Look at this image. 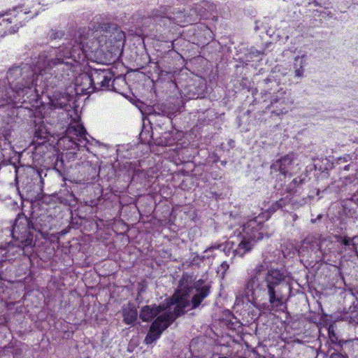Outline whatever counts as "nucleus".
Masks as SVG:
<instances>
[{"mask_svg":"<svg viewBox=\"0 0 358 358\" xmlns=\"http://www.w3.org/2000/svg\"><path fill=\"white\" fill-rule=\"evenodd\" d=\"M67 57H74V55L72 52H70L69 55L66 56Z\"/></svg>","mask_w":358,"mask_h":358,"instance_id":"18","label":"nucleus"},{"mask_svg":"<svg viewBox=\"0 0 358 358\" xmlns=\"http://www.w3.org/2000/svg\"><path fill=\"white\" fill-rule=\"evenodd\" d=\"M265 270L264 265L263 264H259L256 266L255 268L252 271V274L259 275Z\"/></svg>","mask_w":358,"mask_h":358,"instance_id":"12","label":"nucleus"},{"mask_svg":"<svg viewBox=\"0 0 358 358\" xmlns=\"http://www.w3.org/2000/svg\"><path fill=\"white\" fill-rule=\"evenodd\" d=\"M122 314L124 322L128 324L134 322L137 318L136 310L131 306L124 308Z\"/></svg>","mask_w":358,"mask_h":358,"instance_id":"9","label":"nucleus"},{"mask_svg":"<svg viewBox=\"0 0 358 358\" xmlns=\"http://www.w3.org/2000/svg\"><path fill=\"white\" fill-rule=\"evenodd\" d=\"M310 237H307L305 240H304V243H309L310 241Z\"/></svg>","mask_w":358,"mask_h":358,"instance_id":"17","label":"nucleus"},{"mask_svg":"<svg viewBox=\"0 0 358 358\" xmlns=\"http://www.w3.org/2000/svg\"><path fill=\"white\" fill-rule=\"evenodd\" d=\"M268 289V294L269 296V303L275 306H279L282 303V299L280 296H276L275 285H266Z\"/></svg>","mask_w":358,"mask_h":358,"instance_id":"8","label":"nucleus"},{"mask_svg":"<svg viewBox=\"0 0 358 358\" xmlns=\"http://www.w3.org/2000/svg\"><path fill=\"white\" fill-rule=\"evenodd\" d=\"M32 240L30 238H26L23 241H22V243L24 246H28L31 244Z\"/></svg>","mask_w":358,"mask_h":358,"instance_id":"13","label":"nucleus"},{"mask_svg":"<svg viewBox=\"0 0 358 358\" xmlns=\"http://www.w3.org/2000/svg\"><path fill=\"white\" fill-rule=\"evenodd\" d=\"M293 162V157L291 155H285L280 159L276 160L272 165L271 169L280 171L282 175L286 176L288 172V168Z\"/></svg>","mask_w":358,"mask_h":358,"instance_id":"5","label":"nucleus"},{"mask_svg":"<svg viewBox=\"0 0 358 358\" xmlns=\"http://www.w3.org/2000/svg\"><path fill=\"white\" fill-rule=\"evenodd\" d=\"M51 62L52 63L53 65H56L57 64L63 62V61L61 60V59H55L51 60Z\"/></svg>","mask_w":358,"mask_h":358,"instance_id":"14","label":"nucleus"},{"mask_svg":"<svg viewBox=\"0 0 358 358\" xmlns=\"http://www.w3.org/2000/svg\"><path fill=\"white\" fill-rule=\"evenodd\" d=\"M191 282L188 278H183L180 282L179 289L176 290L171 297L173 303H177V307H174L173 313H167L159 315L150 326L148 334H147L145 342L150 344L156 341L173 320L183 313L182 309L189 305L187 296L188 292L192 287Z\"/></svg>","mask_w":358,"mask_h":358,"instance_id":"1","label":"nucleus"},{"mask_svg":"<svg viewBox=\"0 0 358 358\" xmlns=\"http://www.w3.org/2000/svg\"><path fill=\"white\" fill-rule=\"evenodd\" d=\"M343 243H344L345 245H348V241H347V240H344Z\"/></svg>","mask_w":358,"mask_h":358,"instance_id":"19","label":"nucleus"},{"mask_svg":"<svg viewBox=\"0 0 358 358\" xmlns=\"http://www.w3.org/2000/svg\"><path fill=\"white\" fill-rule=\"evenodd\" d=\"M73 132H74V134L77 136L83 137L85 134V129L82 125L77 124L74 127L69 128L68 133L71 134Z\"/></svg>","mask_w":358,"mask_h":358,"instance_id":"11","label":"nucleus"},{"mask_svg":"<svg viewBox=\"0 0 358 358\" xmlns=\"http://www.w3.org/2000/svg\"><path fill=\"white\" fill-rule=\"evenodd\" d=\"M13 72L20 73V70L18 68H15V69H10V71L8 72V74L11 75L13 73Z\"/></svg>","mask_w":358,"mask_h":358,"instance_id":"15","label":"nucleus"},{"mask_svg":"<svg viewBox=\"0 0 358 358\" xmlns=\"http://www.w3.org/2000/svg\"><path fill=\"white\" fill-rule=\"evenodd\" d=\"M253 246V240H250L249 238H243V240L238 245L237 248L234 250V252L235 255L241 257L244 255L246 252L250 251Z\"/></svg>","mask_w":358,"mask_h":358,"instance_id":"7","label":"nucleus"},{"mask_svg":"<svg viewBox=\"0 0 358 358\" xmlns=\"http://www.w3.org/2000/svg\"><path fill=\"white\" fill-rule=\"evenodd\" d=\"M284 278L283 274L277 269H271L268 271L265 281L266 285H278Z\"/></svg>","mask_w":358,"mask_h":358,"instance_id":"6","label":"nucleus"},{"mask_svg":"<svg viewBox=\"0 0 358 358\" xmlns=\"http://www.w3.org/2000/svg\"><path fill=\"white\" fill-rule=\"evenodd\" d=\"M112 76L108 71L96 70L91 77V81L99 87H106L109 85Z\"/></svg>","mask_w":358,"mask_h":358,"instance_id":"4","label":"nucleus"},{"mask_svg":"<svg viewBox=\"0 0 358 358\" xmlns=\"http://www.w3.org/2000/svg\"><path fill=\"white\" fill-rule=\"evenodd\" d=\"M183 278H188L190 280L191 285L192 286L191 287V289H189V291L188 292V294L187 296V300H189V292L192 290V289L195 287V288L196 289V294H194V296L192 297V303H191L192 309L196 308V307H198L200 305V303L203 300V299H205L208 295V294L210 292V286L205 285V286L200 287V286L202 285L203 282L201 280H199L198 282H196L194 284L192 280V278L189 277V276H183L180 280H182ZM180 282V281H179V282ZM179 287H180V285L178 286V289H179ZM189 301V305L187 306V307L190 305L189 301ZM186 308H187V306H186ZM185 308V307L182 309L183 313L182 314L184 313Z\"/></svg>","mask_w":358,"mask_h":358,"instance_id":"3","label":"nucleus"},{"mask_svg":"<svg viewBox=\"0 0 358 358\" xmlns=\"http://www.w3.org/2000/svg\"><path fill=\"white\" fill-rule=\"evenodd\" d=\"M330 358H341V356L338 354H333Z\"/></svg>","mask_w":358,"mask_h":358,"instance_id":"16","label":"nucleus"},{"mask_svg":"<svg viewBox=\"0 0 358 358\" xmlns=\"http://www.w3.org/2000/svg\"><path fill=\"white\" fill-rule=\"evenodd\" d=\"M220 358H227V357H220Z\"/></svg>","mask_w":358,"mask_h":358,"instance_id":"20","label":"nucleus"},{"mask_svg":"<svg viewBox=\"0 0 358 358\" xmlns=\"http://www.w3.org/2000/svg\"><path fill=\"white\" fill-rule=\"evenodd\" d=\"M259 276L252 273L250 278L246 283L247 289H250V291H253L255 289L259 288Z\"/></svg>","mask_w":358,"mask_h":358,"instance_id":"10","label":"nucleus"},{"mask_svg":"<svg viewBox=\"0 0 358 358\" xmlns=\"http://www.w3.org/2000/svg\"><path fill=\"white\" fill-rule=\"evenodd\" d=\"M173 305H176L175 307H177V303H173L171 298L166 304L145 306L140 311V318L144 322H148L159 313H161L160 315L166 313L168 314L170 312L174 313V310H172L171 308Z\"/></svg>","mask_w":358,"mask_h":358,"instance_id":"2","label":"nucleus"}]
</instances>
